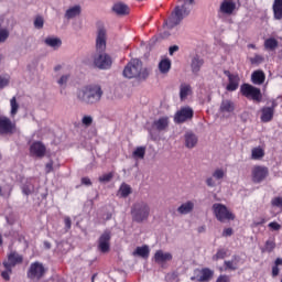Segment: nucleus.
I'll list each match as a JSON object with an SVG mask.
<instances>
[{"mask_svg":"<svg viewBox=\"0 0 282 282\" xmlns=\"http://www.w3.org/2000/svg\"><path fill=\"white\" fill-rule=\"evenodd\" d=\"M151 254V249L148 245L137 247L132 252V257H140L141 259H147Z\"/></svg>","mask_w":282,"mask_h":282,"instance_id":"4be33fe9","label":"nucleus"},{"mask_svg":"<svg viewBox=\"0 0 282 282\" xmlns=\"http://www.w3.org/2000/svg\"><path fill=\"white\" fill-rule=\"evenodd\" d=\"M64 224H65V228H66V230L72 229V218H69V217H65V219H64Z\"/></svg>","mask_w":282,"mask_h":282,"instance_id":"69168bd1","label":"nucleus"},{"mask_svg":"<svg viewBox=\"0 0 282 282\" xmlns=\"http://www.w3.org/2000/svg\"><path fill=\"white\" fill-rule=\"evenodd\" d=\"M169 36H171V32H169V31H164V32L160 33L159 35L152 36L148 43L149 50L154 48L155 44L162 43V41H164L165 39H169Z\"/></svg>","mask_w":282,"mask_h":282,"instance_id":"6ab92c4d","label":"nucleus"},{"mask_svg":"<svg viewBox=\"0 0 282 282\" xmlns=\"http://www.w3.org/2000/svg\"><path fill=\"white\" fill-rule=\"evenodd\" d=\"M263 61H265L263 55L256 54L254 57H250L251 65H256L257 67H259V65H261Z\"/></svg>","mask_w":282,"mask_h":282,"instance_id":"c03bdc74","label":"nucleus"},{"mask_svg":"<svg viewBox=\"0 0 282 282\" xmlns=\"http://www.w3.org/2000/svg\"><path fill=\"white\" fill-rule=\"evenodd\" d=\"M239 80H241L239 74L229 77L228 84L226 86L227 91H237V89H239Z\"/></svg>","mask_w":282,"mask_h":282,"instance_id":"cd10ccee","label":"nucleus"},{"mask_svg":"<svg viewBox=\"0 0 282 282\" xmlns=\"http://www.w3.org/2000/svg\"><path fill=\"white\" fill-rule=\"evenodd\" d=\"M97 248L101 254H107L111 250V230L106 229L97 241Z\"/></svg>","mask_w":282,"mask_h":282,"instance_id":"9b49d317","label":"nucleus"},{"mask_svg":"<svg viewBox=\"0 0 282 282\" xmlns=\"http://www.w3.org/2000/svg\"><path fill=\"white\" fill-rule=\"evenodd\" d=\"M268 175H270V170L267 166H254L252 170V182L253 184H261Z\"/></svg>","mask_w":282,"mask_h":282,"instance_id":"4468645a","label":"nucleus"},{"mask_svg":"<svg viewBox=\"0 0 282 282\" xmlns=\"http://www.w3.org/2000/svg\"><path fill=\"white\" fill-rule=\"evenodd\" d=\"M80 184L82 186H91V178H89V176H84L80 178Z\"/></svg>","mask_w":282,"mask_h":282,"instance_id":"864d4df0","label":"nucleus"},{"mask_svg":"<svg viewBox=\"0 0 282 282\" xmlns=\"http://www.w3.org/2000/svg\"><path fill=\"white\" fill-rule=\"evenodd\" d=\"M33 25L35 30H43V26L45 25V19H43V15H36Z\"/></svg>","mask_w":282,"mask_h":282,"instance_id":"a19ab883","label":"nucleus"},{"mask_svg":"<svg viewBox=\"0 0 282 282\" xmlns=\"http://www.w3.org/2000/svg\"><path fill=\"white\" fill-rule=\"evenodd\" d=\"M45 171L46 173H52V171H54V161L51 160L48 163H46Z\"/></svg>","mask_w":282,"mask_h":282,"instance_id":"bf43d9fd","label":"nucleus"},{"mask_svg":"<svg viewBox=\"0 0 282 282\" xmlns=\"http://www.w3.org/2000/svg\"><path fill=\"white\" fill-rule=\"evenodd\" d=\"M195 116V110L189 106L182 107L174 115L175 124H184V122H188V120H193Z\"/></svg>","mask_w":282,"mask_h":282,"instance_id":"9d476101","label":"nucleus"},{"mask_svg":"<svg viewBox=\"0 0 282 282\" xmlns=\"http://www.w3.org/2000/svg\"><path fill=\"white\" fill-rule=\"evenodd\" d=\"M225 270H231L232 272L239 270V267L232 260L224 261Z\"/></svg>","mask_w":282,"mask_h":282,"instance_id":"a18cd8bd","label":"nucleus"},{"mask_svg":"<svg viewBox=\"0 0 282 282\" xmlns=\"http://www.w3.org/2000/svg\"><path fill=\"white\" fill-rule=\"evenodd\" d=\"M193 208H195V204L191 200H187L186 203H183L181 206H178L177 213H180V215H188V213H193Z\"/></svg>","mask_w":282,"mask_h":282,"instance_id":"7c9ffc66","label":"nucleus"},{"mask_svg":"<svg viewBox=\"0 0 282 282\" xmlns=\"http://www.w3.org/2000/svg\"><path fill=\"white\" fill-rule=\"evenodd\" d=\"M111 12L117 17H129V14H131V8L122 1H118L111 7Z\"/></svg>","mask_w":282,"mask_h":282,"instance_id":"2eb2a0df","label":"nucleus"},{"mask_svg":"<svg viewBox=\"0 0 282 282\" xmlns=\"http://www.w3.org/2000/svg\"><path fill=\"white\" fill-rule=\"evenodd\" d=\"M188 91H191V86H183L180 89V98L184 100L188 97Z\"/></svg>","mask_w":282,"mask_h":282,"instance_id":"49530a36","label":"nucleus"},{"mask_svg":"<svg viewBox=\"0 0 282 282\" xmlns=\"http://www.w3.org/2000/svg\"><path fill=\"white\" fill-rule=\"evenodd\" d=\"M193 3H195V0H184L182 7L176 6L169 19L164 21L163 25L167 28V30H173V28L180 25L182 21H184V18L191 14V7L188 6H193Z\"/></svg>","mask_w":282,"mask_h":282,"instance_id":"7ed1b4c3","label":"nucleus"},{"mask_svg":"<svg viewBox=\"0 0 282 282\" xmlns=\"http://www.w3.org/2000/svg\"><path fill=\"white\" fill-rule=\"evenodd\" d=\"M216 282H230V275H227V274H220Z\"/></svg>","mask_w":282,"mask_h":282,"instance_id":"13d9d810","label":"nucleus"},{"mask_svg":"<svg viewBox=\"0 0 282 282\" xmlns=\"http://www.w3.org/2000/svg\"><path fill=\"white\" fill-rule=\"evenodd\" d=\"M226 257H228V250L225 248H219L217 249L216 254L212 257V261H219L221 259H226Z\"/></svg>","mask_w":282,"mask_h":282,"instance_id":"58836bf2","label":"nucleus"},{"mask_svg":"<svg viewBox=\"0 0 282 282\" xmlns=\"http://www.w3.org/2000/svg\"><path fill=\"white\" fill-rule=\"evenodd\" d=\"M10 105H11V116H17V113L19 112V102H17V97H12L10 100Z\"/></svg>","mask_w":282,"mask_h":282,"instance_id":"37998d69","label":"nucleus"},{"mask_svg":"<svg viewBox=\"0 0 282 282\" xmlns=\"http://www.w3.org/2000/svg\"><path fill=\"white\" fill-rule=\"evenodd\" d=\"M200 272L202 275L196 279L198 282H208L215 276V271L209 268H203Z\"/></svg>","mask_w":282,"mask_h":282,"instance_id":"c85d7f7f","label":"nucleus"},{"mask_svg":"<svg viewBox=\"0 0 282 282\" xmlns=\"http://www.w3.org/2000/svg\"><path fill=\"white\" fill-rule=\"evenodd\" d=\"M235 10H237V3L232 0H224L220 3V7H219L220 14H226L227 17H230V14L235 12Z\"/></svg>","mask_w":282,"mask_h":282,"instance_id":"dca6fc26","label":"nucleus"},{"mask_svg":"<svg viewBox=\"0 0 282 282\" xmlns=\"http://www.w3.org/2000/svg\"><path fill=\"white\" fill-rule=\"evenodd\" d=\"M44 43L48 47H53V50H58V47L63 45V41L61 40V37H54V36H47L44 40Z\"/></svg>","mask_w":282,"mask_h":282,"instance_id":"c756f323","label":"nucleus"},{"mask_svg":"<svg viewBox=\"0 0 282 282\" xmlns=\"http://www.w3.org/2000/svg\"><path fill=\"white\" fill-rule=\"evenodd\" d=\"M130 215L134 224H144L151 215V207L145 202H137L131 206Z\"/></svg>","mask_w":282,"mask_h":282,"instance_id":"39448f33","label":"nucleus"},{"mask_svg":"<svg viewBox=\"0 0 282 282\" xmlns=\"http://www.w3.org/2000/svg\"><path fill=\"white\" fill-rule=\"evenodd\" d=\"M268 227L270 228V230H273V231H279L281 230V224L276 223V221H271Z\"/></svg>","mask_w":282,"mask_h":282,"instance_id":"3c124183","label":"nucleus"},{"mask_svg":"<svg viewBox=\"0 0 282 282\" xmlns=\"http://www.w3.org/2000/svg\"><path fill=\"white\" fill-rule=\"evenodd\" d=\"M144 155H147V147H138L132 152V158L134 160H144Z\"/></svg>","mask_w":282,"mask_h":282,"instance_id":"f704fd0d","label":"nucleus"},{"mask_svg":"<svg viewBox=\"0 0 282 282\" xmlns=\"http://www.w3.org/2000/svg\"><path fill=\"white\" fill-rule=\"evenodd\" d=\"M6 221H7V224L9 225V226H14V224H15V219H14V217H12V215H7L6 216Z\"/></svg>","mask_w":282,"mask_h":282,"instance_id":"680f3d73","label":"nucleus"},{"mask_svg":"<svg viewBox=\"0 0 282 282\" xmlns=\"http://www.w3.org/2000/svg\"><path fill=\"white\" fill-rule=\"evenodd\" d=\"M7 263L10 265V268H14V265H19V263H23V257H21L17 251H11L8 254V261Z\"/></svg>","mask_w":282,"mask_h":282,"instance_id":"b1692460","label":"nucleus"},{"mask_svg":"<svg viewBox=\"0 0 282 282\" xmlns=\"http://www.w3.org/2000/svg\"><path fill=\"white\" fill-rule=\"evenodd\" d=\"M123 78L131 80L134 78L138 83H147L151 70L147 67L143 68V63L140 58H132L123 68Z\"/></svg>","mask_w":282,"mask_h":282,"instance_id":"f03ea898","label":"nucleus"},{"mask_svg":"<svg viewBox=\"0 0 282 282\" xmlns=\"http://www.w3.org/2000/svg\"><path fill=\"white\" fill-rule=\"evenodd\" d=\"M213 177H216V180H224V170H216L213 173Z\"/></svg>","mask_w":282,"mask_h":282,"instance_id":"4d7b16f0","label":"nucleus"},{"mask_svg":"<svg viewBox=\"0 0 282 282\" xmlns=\"http://www.w3.org/2000/svg\"><path fill=\"white\" fill-rule=\"evenodd\" d=\"M235 230L231 227L225 228L223 230V237H232Z\"/></svg>","mask_w":282,"mask_h":282,"instance_id":"6e6d98bb","label":"nucleus"},{"mask_svg":"<svg viewBox=\"0 0 282 282\" xmlns=\"http://www.w3.org/2000/svg\"><path fill=\"white\" fill-rule=\"evenodd\" d=\"M231 261H232L236 265L239 267V263H241V256H239V254H234V256L231 257Z\"/></svg>","mask_w":282,"mask_h":282,"instance_id":"e2e57ef3","label":"nucleus"},{"mask_svg":"<svg viewBox=\"0 0 282 282\" xmlns=\"http://www.w3.org/2000/svg\"><path fill=\"white\" fill-rule=\"evenodd\" d=\"M175 52H180V46L177 45H172L169 47V54L170 56H173V54H175Z\"/></svg>","mask_w":282,"mask_h":282,"instance_id":"0e129e2a","label":"nucleus"},{"mask_svg":"<svg viewBox=\"0 0 282 282\" xmlns=\"http://www.w3.org/2000/svg\"><path fill=\"white\" fill-rule=\"evenodd\" d=\"M276 248V242H274V240H267L264 246L260 248L261 252H268L270 254V252H274V249Z\"/></svg>","mask_w":282,"mask_h":282,"instance_id":"e433bc0d","label":"nucleus"},{"mask_svg":"<svg viewBox=\"0 0 282 282\" xmlns=\"http://www.w3.org/2000/svg\"><path fill=\"white\" fill-rule=\"evenodd\" d=\"M80 12H83L80 4H75L74 7H70L66 10L65 19H76V17H80Z\"/></svg>","mask_w":282,"mask_h":282,"instance_id":"bb28decb","label":"nucleus"},{"mask_svg":"<svg viewBox=\"0 0 282 282\" xmlns=\"http://www.w3.org/2000/svg\"><path fill=\"white\" fill-rule=\"evenodd\" d=\"M45 274H47V268L42 262L36 261L31 263L26 276L28 279H37V281H41Z\"/></svg>","mask_w":282,"mask_h":282,"instance_id":"1a4fd4ad","label":"nucleus"},{"mask_svg":"<svg viewBox=\"0 0 282 282\" xmlns=\"http://www.w3.org/2000/svg\"><path fill=\"white\" fill-rule=\"evenodd\" d=\"M264 47L270 52H274L279 47V41L275 37H269L264 41Z\"/></svg>","mask_w":282,"mask_h":282,"instance_id":"473e14b6","label":"nucleus"},{"mask_svg":"<svg viewBox=\"0 0 282 282\" xmlns=\"http://www.w3.org/2000/svg\"><path fill=\"white\" fill-rule=\"evenodd\" d=\"M272 206H274L275 208H282V197L281 196H276L271 200Z\"/></svg>","mask_w":282,"mask_h":282,"instance_id":"8fccbe9b","label":"nucleus"},{"mask_svg":"<svg viewBox=\"0 0 282 282\" xmlns=\"http://www.w3.org/2000/svg\"><path fill=\"white\" fill-rule=\"evenodd\" d=\"M29 151L32 158H39L41 160L45 158L47 153V148L45 147V143L43 141H34L30 145Z\"/></svg>","mask_w":282,"mask_h":282,"instance_id":"ddd939ff","label":"nucleus"},{"mask_svg":"<svg viewBox=\"0 0 282 282\" xmlns=\"http://www.w3.org/2000/svg\"><path fill=\"white\" fill-rule=\"evenodd\" d=\"M240 94L248 100H253V102L259 104L263 101V93H261V88L253 86L252 84H241Z\"/></svg>","mask_w":282,"mask_h":282,"instance_id":"0eeeda50","label":"nucleus"},{"mask_svg":"<svg viewBox=\"0 0 282 282\" xmlns=\"http://www.w3.org/2000/svg\"><path fill=\"white\" fill-rule=\"evenodd\" d=\"M273 19L274 21L282 20V0H274L272 4Z\"/></svg>","mask_w":282,"mask_h":282,"instance_id":"a878e982","label":"nucleus"},{"mask_svg":"<svg viewBox=\"0 0 282 282\" xmlns=\"http://www.w3.org/2000/svg\"><path fill=\"white\" fill-rule=\"evenodd\" d=\"M265 151H263V148L257 147L251 150V160H261L264 158Z\"/></svg>","mask_w":282,"mask_h":282,"instance_id":"c9c22d12","label":"nucleus"},{"mask_svg":"<svg viewBox=\"0 0 282 282\" xmlns=\"http://www.w3.org/2000/svg\"><path fill=\"white\" fill-rule=\"evenodd\" d=\"M10 85V80L8 78L0 76V89H6Z\"/></svg>","mask_w":282,"mask_h":282,"instance_id":"5fc2aeb1","label":"nucleus"},{"mask_svg":"<svg viewBox=\"0 0 282 282\" xmlns=\"http://www.w3.org/2000/svg\"><path fill=\"white\" fill-rule=\"evenodd\" d=\"M154 261L155 263H166V261H173V254L171 252L158 250L154 253Z\"/></svg>","mask_w":282,"mask_h":282,"instance_id":"aec40b11","label":"nucleus"},{"mask_svg":"<svg viewBox=\"0 0 282 282\" xmlns=\"http://www.w3.org/2000/svg\"><path fill=\"white\" fill-rule=\"evenodd\" d=\"M145 131H148L151 140L155 142L160 138V132L169 129V117H161L158 120H154L152 123L147 122L144 126ZM159 132V133H158Z\"/></svg>","mask_w":282,"mask_h":282,"instance_id":"423d86ee","label":"nucleus"},{"mask_svg":"<svg viewBox=\"0 0 282 282\" xmlns=\"http://www.w3.org/2000/svg\"><path fill=\"white\" fill-rule=\"evenodd\" d=\"M212 209L217 221H220V224H224L225 221H235L236 219L235 214L230 209H228V206L221 203L214 204L212 206Z\"/></svg>","mask_w":282,"mask_h":282,"instance_id":"6e6552de","label":"nucleus"},{"mask_svg":"<svg viewBox=\"0 0 282 282\" xmlns=\"http://www.w3.org/2000/svg\"><path fill=\"white\" fill-rule=\"evenodd\" d=\"M273 265H275L278 268H279V265H282V258H276Z\"/></svg>","mask_w":282,"mask_h":282,"instance_id":"774afa93","label":"nucleus"},{"mask_svg":"<svg viewBox=\"0 0 282 282\" xmlns=\"http://www.w3.org/2000/svg\"><path fill=\"white\" fill-rule=\"evenodd\" d=\"M96 50L97 54L93 57L94 67L102 70L110 69L113 65V58L105 52L107 50V29L105 26L98 28Z\"/></svg>","mask_w":282,"mask_h":282,"instance_id":"f257e3e1","label":"nucleus"},{"mask_svg":"<svg viewBox=\"0 0 282 282\" xmlns=\"http://www.w3.org/2000/svg\"><path fill=\"white\" fill-rule=\"evenodd\" d=\"M3 268L6 269L4 271L1 272V276L4 281H10V274H12V268L8 263V261L2 262Z\"/></svg>","mask_w":282,"mask_h":282,"instance_id":"4c0bfd02","label":"nucleus"},{"mask_svg":"<svg viewBox=\"0 0 282 282\" xmlns=\"http://www.w3.org/2000/svg\"><path fill=\"white\" fill-rule=\"evenodd\" d=\"M206 185L209 186V188H215L216 186L215 180L213 177H208L206 180Z\"/></svg>","mask_w":282,"mask_h":282,"instance_id":"338daca9","label":"nucleus"},{"mask_svg":"<svg viewBox=\"0 0 282 282\" xmlns=\"http://www.w3.org/2000/svg\"><path fill=\"white\" fill-rule=\"evenodd\" d=\"M280 272H281V269H279V267H276L275 264H273V267H272V272H271L273 279L276 278V276H279Z\"/></svg>","mask_w":282,"mask_h":282,"instance_id":"052dcab7","label":"nucleus"},{"mask_svg":"<svg viewBox=\"0 0 282 282\" xmlns=\"http://www.w3.org/2000/svg\"><path fill=\"white\" fill-rule=\"evenodd\" d=\"M251 83L253 85H263L265 83V73L261 69L254 70L251 74Z\"/></svg>","mask_w":282,"mask_h":282,"instance_id":"412c9836","label":"nucleus"},{"mask_svg":"<svg viewBox=\"0 0 282 282\" xmlns=\"http://www.w3.org/2000/svg\"><path fill=\"white\" fill-rule=\"evenodd\" d=\"M235 111V102L230 99H223L220 107H219V112L220 113H232Z\"/></svg>","mask_w":282,"mask_h":282,"instance_id":"5701e85b","label":"nucleus"},{"mask_svg":"<svg viewBox=\"0 0 282 282\" xmlns=\"http://www.w3.org/2000/svg\"><path fill=\"white\" fill-rule=\"evenodd\" d=\"M104 94L100 85L90 84L78 90L77 98L85 105H96L100 102Z\"/></svg>","mask_w":282,"mask_h":282,"instance_id":"20e7f679","label":"nucleus"},{"mask_svg":"<svg viewBox=\"0 0 282 282\" xmlns=\"http://www.w3.org/2000/svg\"><path fill=\"white\" fill-rule=\"evenodd\" d=\"M202 67H204V59L199 54L194 55L191 59L192 74L197 76L202 72Z\"/></svg>","mask_w":282,"mask_h":282,"instance_id":"f3484780","label":"nucleus"},{"mask_svg":"<svg viewBox=\"0 0 282 282\" xmlns=\"http://www.w3.org/2000/svg\"><path fill=\"white\" fill-rule=\"evenodd\" d=\"M70 75L66 74V75H62L61 78L57 80V85H67V80H69Z\"/></svg>","mask_w":282,"mask_h":282,"instance_id":"603ef678","label":"nucleus"},{"mask_svg":"<svg viewBox=\"0 0 282 282\" xmlns=\"http://www.w3.org/2000/svg\"><path fill=\"white\" fill-rule=\"evenodd\" d=\"M186 149H195L197 147L198 138L193 131H187L184 134Z\"/></svg>","mask_w":282,"mask_h":282,"instance_id":"a211bd4d","label":"nucleus"},{"mask_svg":"<svg viewBox=\"0 0 282 282\" xmlns=\"http://www.w3.org/2000/svg\"><path fill=\"white\" fill-rule=\"evenodd\" d=\"M260 120L264 123L272 122V120H274V111L272 110V108L262 107Z\"/></svg>","mask_w":282,"mask_h":282,"instance_id":"393cba45","label":"nucleus"},{"mask_svg":"<svg viewBox=\"0 0 282 282\" xmlns=\"http://www.w3.org/2000/svg\"><path fill=\"white\" fill-rule=\"evenodd\" d=\"M112 180H113V172L106 173L98 177V182H100V184H109V182H111Z\"/></svg>","mask_w":282,"mask_h":282,"instance_id":"79ce46f5","label":"nucleus"},{"mask_svg":"<svg viewBox=\"0 0 282 282\" xmlns=\"http://www.w3.org/2000/svg\"><path fill=\"white\" fill-rule=\"evenodd\" d=\"M21 188H22L23 195H25L26 197H30V195L34 193V185H32V183H24L21 186Z\"/></svg>","mask_w":282,"mask_h":282,"instance_id":"ea45409f","label":"nucleus"},{"mask_svg":"<svg viewBox=\"0 0 282 282\" xmlns=\"http://www.w3.org/2000/svg\"><path fill=\"white\" fill-rule=\"evenodd\" d=\"M82 123L84 124V127H91V124L94 123V118L91 116H84L82 119Z\"/></svg>","mask_w":282,"mask_h":282,"instance_id":"09e8293b","label":"nucleus"},{"mask_svg":"<svg viewBox=\"0 0 282 282\" xmlns=\"http://www.w3.org/2000/svg\"><path fill=\"white\" fill-rule=\"evenodd\" d=\"M15 132L17 123L7 116H0V135H14Z\"/></svg>","mask_w":282,"mask_h":282,"instance_id":"f8f14e48","label":"nucleus"},{"mask_svg":"<svg viewBox=\"0 0 282 282\" xmlns=\"http://www.w3.org/2000/svg\"><path fill=\"white\" fill-rule=\"evenodd\" d=\"M10 37V31L8 29H1L0 30V43H6L8 39Z\"/></svg>","mask_w":282,"mask_h":282,"instance_id":"de8ad7c7","label":"nucleus"},{"mask_svg":"<svg viewBox=\"0 0 282 282\" xmlns=\"http://www.w3.org/2000/svg\"><path fill=\"white\" fill-rule=\"evenodd\" d=\"M159 72L161 74H169V72H171V59L169 57H165L160 61Z\"/></svg>","mask_w":282,"mask_h":282,"instance_id":"2f4dec72","label":"nucleus"},{"mask_svg":"<svg viewBox=\"0 0 282 282\" xmlns=\"http://www.w3.org/2000/svg\"><path fill=\"white\" fill-rule=\"evenodd\" d=\"M119 193L121 197L127 198L129 195H131V193H133V188H131V185L122 183L119 187Z\"/></svg>","mask_w":282,"mask_h":282,"instance_id":"72a5a7b5","label":"nucleus"}]
</instances>
